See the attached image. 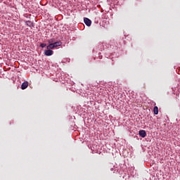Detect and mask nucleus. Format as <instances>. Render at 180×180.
<instances>
[{"label":"nucleus","mask_w":180,"mask_h":180,"mask_svg":"<svg viewBox=\"0 0 180 180\" xmlns=\"http://www.w3.org/2000/svg\"><path fill=\"white\" fill-rule=\"evenodd\" d=\"M53 53L54 51H51V49H47L44 51L45 56H47L48 57L50 56H53Z\"/></svg>","instance_id":"obj_1"},{"label":"nucleus","mask_w":180,"mask_h":180,"mask_svg":"<svg viewBox=\"0 0 180 180\" xmlns=\"http://www.w3.org/2000/svg\"><path fill=\"white\" fill-rule=\"evenodd\" d=\"M84 22L86 26H91V25H92V21H91V20H89L88 18H85L84 19Z\"/></svg>","instance_id":"obj_2"},{"label":"nucleus","mask_w":180,"mask_h":180,"mask_svg":"<svg viewBox=\"0 0 180 180\" xmlns=\"http://www.w3.org/2000/svg\"><path fill=\"white\" fill-rule=\"evenodd\" d=\"M139 134L140 137H143V139H144V137L147 136V132H146L144 130H140Z\"/></svg>","instance_id":"obj_3"},{"label":"nucleus","mask_w":180,"mask_h":180,"mask_svg":"<svg viewBox=\"0 0 180 180\" xmlns=\"http://www.w3.org/2000/svg\"><path fill=\"white\" fill-rule=\"evenodd\" d=\"M27 86H29V82H24L22 84H21V89H26V88H27Z\"/></svg>","instance_id":"obj_4"},{"label":"nucleus","mask_w":180,"mask_h":180,"mask_svg":"<svg viewBox=\"0 0 180 180\" xmlns=\"http://www.w3.org/2000/svg\"><path fill=\"white\" fill-rule=\"evenodd\" d=\"M25 23L29 27H34V23L30 20L26 21Z\"/></svg>","instance_id":"obj_5"},{"label":"nucleus","mask_w":180,"mask_h":180,"mask_svg":"<svg viewBox=\"0 0 180 180\" xmlns=\"http://www.w3.org/2000/svg\"><path fill=\"white\" fill-rule=\"evenodd\" d=\"M63 44V43L61 41H56L53 43V46L55 47V49L56 47H60V46H61Z\"/></svg>","instance_id":"obj_6"},{"label":"nucleus","mask_w":180,"mask_h":180,"mask_svg":"<svg viewBox=\"0 0 180 180\" xmlns=\"http://www.w3.org/2000/svg\"><path fill=\"white\" fill-rule=\"evenodd\" d=\"M46 49L47 50H53L55 49L54 44H49V45L46 46Z\"/></svg>","instance_id":"obj_7"},{"label":"nucleus","mask_w":180,"mask_h":180,"mask_svg":"<svg viewBox=\"0 0 180 180\" xmlns=\"http://www.w3.org/2000/svg\"><path fill=\"white\" fill-rule=\"evenodd\" d=\"M153 112L155 115H158V106H155L153 108Z\"/></svg>","instance_id":"obj_8"},{"label":"nucleus","mask_w":180,"mask_h":180,"mask_svg":"<svg viewBox=\"0 0 180 180\" xmlns=\"http://www.w3.org/2000/svg\"><path fill=\"white\" fill-rule=\"evenodd\" d=\"M49 44H53L54 43V39H51L49 41Z\"/></svg>","instance_id":"obj_9"},{"label":"nucleus","mask_w":180,"mask_h":180,"mask_svg":"<svg viewBox=\"0 0 180 180\" xmlns=\"http://www.w3.org/2000/svg\"><path fill=\"white\" fill-rule=\"evenodd\" d=\"M46 46H47V44H41L40 47H41L42 49H44V47H46Z\"/></svg>","instance_id":"obj_10"}]
</instances>
